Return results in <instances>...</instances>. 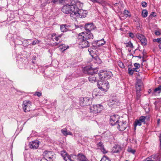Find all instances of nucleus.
I'll use <instances>...</instances> for the list:
<instances>
[{"mask_svg":"<svg viewBox=\"0 0 161 161\" xmlns=\"http://www.w3.org/2000/svg\"><path fill=\"white\" fill-rule=\"evenodd\" d=\"M142 84H136V86H137L138 87H141L142 86Z\"/></svg>","mask_w":161,"mask_h":161,"instance_id":"obj_63","label":"nucleus"},{"mask_svg":"<svg viewBox=\"0 0 161 161\" xmlns=\"http://www.w3.org/2000/svg\"><path fill=\"white\" fill-rule=\"evenodd\" d=\"M83 34H82V36L85 37V39H86L88 40L90 39H93V36L91 31H86Z\"/></svg>","mask_w":161,"mask_h":161,"instance_id":"obj_13","label":"nucleus"},{"mask_svg":"<svg viewBox=\"0 0 161 161\" xmlns=\"http://www.w3.org/2000/svg\"><path fill=\"white\" fill-rule=\"evenodd\" d=\"M104 71L103 70H101V71L100 72V73L101 74H96V76L97 77V76H98L99 79V80H105V79H104Z\"/></svg>","mask_w":161,"mask_h":161,"instance_id":"obj_22","label":"nucleus"},{"mask_svg":"<svg viewBox=\"0 0 161 161\" xmlns=\"http://www.w3.org/2000/svg\"><path fill=\"white\" fill-rule=\"evenodd\" d=\"M136 92H140L141 90V88L136 86Z\"/></svg>","mask_w":161,"mask_h":161,"instance_id":"obj_52","label":"nucleus"},{"mask_svg":"<svg viewBox=\"0 0 161 161\" xmlns=\"http://www.w3.org/2000/svg\"><path fill=\"white\" fill-rule=\"evenodd\" d=\"M97 146L100 149H101L102 148H103L104 147V145H103V143L101 142H100L98 143L97 144Z\"/></svg>","mask_w":161,"mask_h":161,"instance_id":"obj_39","label":"nucleus"},{"mask_svg":"<svg viewBox=\"0 0 161 161\" xmlns=\"http://www.w3.org/2000/svg\"><path fill=\"white\" fill-rule=\"evenodd\" d=\"M136 36L137 37L139 40L140 41L144 37V36L142 34H140L137 33L136 34Z\"/></svg>","mask_w":161,"mask_h":161,"instance_id":"obj_40","label":"nucleus"},{"mask_svg":"<svg viewBox=\"0 0 161 161\" xmlns=\"http://www.w3.org/2000/svg\"><path fill=\"white\" fill-rule=\"evenodd\" d=\"M85 98L81 97L80 99V105L82 106H84Z\"/></svg>","mask_w":161,"mask_h":161,"instance_id":"obj_35","label":"nucleus"},{"mask_svg":"<svg viewBox=\"0 0 161 161\" xmlns=\"http://www.w3.org/2000/svg\"><path fill=\"white\" fill-rule=\"evenodd\" d=\"M83 6L80 8V5L76 6L74 12V16L81 18H84L88 14V12L86 10L81 9Z\"/></svg>","mask_w":161,"mask_h":161,"instance_id":"obj_2","label":"nucleus"},{"mask_svg":"<svg viewBox=\"0 0 161 161\" xmlns=\"http://www.w3.org/2000/svg\"><path fill=\"white\" fill-rule=\"evenodd\" d=\"M136 93L137 98H139L141 96L140 93V92H136Z\"/></svg>","mask_w":161,"mask_h":161,"instance_id":"obj_60","label":"nucleus"},{"mask_svg":"<svg viewBox=\"0 0 161 161\" xmlns=\"http://www.w3.org/2000/svg\"><path fill=\"white\" fill-rule=\"evenodd\" d=\"M83 71L84 74L90 76L97 74L98 71V69L97 67L93 68L92 66H88L84 67Z\"/></svg>","mask_w":161,"mask_h":161,"instance_id":"obj_4","label":"nucleus"},{"mask_svg":"<svg viewBox=\"0 0 161 161\" xmlns=\"http://www.w3.org/2000/svg\"><path fill=\"white\" fill-rule=\"evenodd\" d=\"M96 77L95 75L90 76L88 77L89 81L92 83L95 82L96 80Z\"/></svg>","mask_w":161,"mask_h":161,"instance_id":"obj_24","label":"nucleus"},{"mask_svg":"<svg viewBox=\"0 0 161 161\" xmlns=\"http://www.w3.org/2000/svg\"><path fill=\"white\" fill-rule=\"evenodd\" d=\"M97 87L101 91L106 92L109 88V84L108 81H106L105 80H98Z\"/></svg>","mask_w":161,"mask_h":161,"instance_id":"obj_7","label":"nucleus"},{"mask_svg":"<svg viewBox=\"0 0 161 161\" xmlns=\"http://www.w3.org/2000/svg\"><path fill=\"white\" fill-rule=\"evenodd\" d=\"M65 26L66 27V31H68L69 29V28L70 27V26L67 25V24H64Z\"/></svg>","mask_w":161,"mask_h":161,"instance_id":"obj_58","label":"nucleus"},{"mask_svg":"<svg viewBox=\"0 0 161 161\" xmlns=\"http://www.w3.org/2000/svg\"><path fill=\"white\" fill-rule=\"evenodd\" d=\"M155 34L157 36H160L161 35V33L160 32L157 31H155Z\"/></svg>","mask_w":161,"mask_h":161,"instance_id":"obj_54","label":"nucleus"},{"mask_svg":"<svg viewBox=\"0 0 161 161\" xmlns=\"http://www.w3.org/2000/svg\"><path fill=\"white\" fill-rule=\"evenodd\" d=\"M152 16H153L154 17H155L156 16V15L155 12H152L149 16V18H152L151 17Z\"/></svg>","mask_w":161,"mask_h":161,"instance_id":"obj_46","label":"nucleus"},{"mask_svg":"<svg viewBox=\"0 0 161 161\" xmlns=\"http://www.w3.org/2000/svg\"><path fill=\"white\" fill-rule=\"evenodd\" d=\"M146 161H152V160H151L150 158H147Z\"/></svg>","mask_w":161,"mask_h":161,"instance_id":"obj_64","label":"nucleus"},{"mask_svg":"<svg viewBox=\"0 0 161 161\" xmlns=\"http://www.w3.org/2000/svg\"><path fill=\"white\" fill-rule=\"evenodd\" d=\"M129 12L127 10H125L124 11V13L125 15H127L126 16H129L128 14L129 13Z\"/></svg>","mask_w":161,"mask_h":161,"instance_id":"obj_53","label":"nucleus"},{"mask_svg":"<svg viewBox=\"0 0 161 161\" xmlns=\"http://www.w3.org/2000/svg\"><path fill=\"white\" fill-rule=\"evenodd\" d=\"M90 111L91 112L94 114L97 113V105H93L92 106L90 107Z\"/></svg>","mask_w":161,"mask_h":161,"instance_id":"obj_19","label":"nucleus"},{"mask_svg":"<svg viewBox=\"0 0 161 161\" xmlns=\"http://www.w3.org/2000/svg\"><path fill=\"white\" fill-rule=\"evenodd\" d=\"M90 0L93 3H100V2L98 1L97 0Z\"/></svg>","mask_w":161,"mask_h":161,"instance_id":"obj_61","label":"nucleus"},{"mask_svg":"<svg viewBox=\"0 0 161 161\" xmlns=\"http://www.w3.org/2000/svg\"><path fill=\"white\" fill-rule=\"evenodd\" d=\"M84 28L86 31H91V30L95 29L96 27L95 26L92 22H91L85 24Z\"/></svg>","mask_w":161,"mask_h":161,"instance_id":"obj_11","label":"nucleus"},{"mask_svg":"<svg viewBox=\"0 0 161 161\" xmlns=\"http://www.w3.org/2000/svg\"><path fill=\"white\" fill-rule=\"evenodd\" d=\"M118 129L121 131H123L127 127V124L126 121L120 120L117 124Z\"/></svg>","mask_w":161,"mask_h":161,"instance_id":"obj_10","label":"nucleus"},{"mask_svg":"<svg viewBox=\"0 0 161 161\" xmlns=\"http://www.w3.org/2000/svg\"><path fill=\"white\" fill-rule=\"evenodd\" d=\"M60 30L62 32H64L66 31V29L64 25H62L60 26Z\"/></svg>","mask_w":161,"mask_h":161,"instance_id":"obj_36","label":"nucleus"},{"mask_svg":"<svg viewBox=\"0 0 161 161\" xmlns=\"http://www.w3.org/2000/svg\"><path fill=\"white\" fill-rule=\"evenodd\" d=\"M100 161H111L109 158L107 156H104Z\"/></svg>","mask_w":161,"mask_h":161,"instance_id":"obj_37","label":"nucleus"},{"mask_svg":"<svg viewBox=\"0 0 161 161\" xmlns=\"http://www.w3.org/2000/svg\"><path fill=\"white\" fill-rule=\"evenodd\" d=\"M104 79H105V80L109 79L113 76L112 73L110 71H106L104 72Z\"/></svg>","mask_w":161,"mask_h":161,"instance_id":"obj_16","label":"nucleus"},{"mask_svg":"<svg viewBox=\"0 0 161 161\" xmlns=\"http://www.w3.org/2000/svg\"><path fill=\"white\" fill-rule=\"evenodd\" d=\"M154 92H157L159 93L161 92V85H159L158 86L155 88L154 90Z\"/></svg>","mask_w":161,"mask_h":161,"instance_id":"obj_32","label":"nucleus"},{"mask_svg":"<svg viewBox=\"0 0 161 161\" xmlns=\"http://www.w3.org/2000/svg\"><path fill=\"white\" fill-rule=\"evenodd\" d=\"M31 102L28 100L24 101L22 104L23 109L25 112H29L31 110Z\"/></svg>","mask_w":161,"mask_h":161,"instance_id":"obj_9","label":"nucleus"},{"mask_svg":"<svg viewBox=\"0 0 161 161\" xmlns=\"http://www.w3.org/2000/svg\"><path fill=\"white\" fill-rule=\"evenodd\" d=\"M101 150L103 153H107V152L106 150L104 147L103 148H101Z\"/></svg>","mask_w":161,"mask_h":161,"instance_id":"obj_55","label":"nucleus"},{"mask_svg":"<svg viewBox=\"0 0 161 161\" xmlns=\"http://www.w3.org/2000/svg\"><path fill=\"white\" fill-rule=\"evenodd\" d=\"M59 47H60V49L61 51L63 52L69 48L68 46H66L65 45H62L61 46H59Z\"/></svg>","mask_w":161,"mask_h":161,"instance_id":"obj_33","label":"nucleus"},{"mask_svg":"<svg viewBox=\"0 0 161 161\" xmlns=\"http://www.w3.org/2000/svg\"><path fill=\"white\" fill-rule=\"evenodd\" d=\"M83 32H82L79 34L78 39L79 45L82 48L88 47L90 46L89 42L82 36V34H83Z\"/></svg>","mask_w":161,"mask_h":161,"instance_id":"obj_3","label":"nucleus"},{"mask_svg":"<svg viewBox=\"0 0 161 161\" xmlns=\"http://www.w3.org/2000/svg\"><path fill=\"white\" fill-rule=\"evenodd\" d=\"M132 56L133 57H137L140 59H141L142 58V56H140V55L139 56H134L132 55Z\"/></svg>","mask_w":161,"mask_h":161,"instance_id":"obj_62","label":"nucleus"},{"mask_svg":"<svg viewBox=\"0 0 161 161\" xmlns=\"http://www.w3.org/2000/svg\"><path fill=\"white\" fill-rule=\"evenodd\" d=\"M133 72L136 71V72H139V70L136 69V68H133L132 69Z\"/></svg>","mask_w":161,"mask_h":161,"instance_id":"obj_59","label":"nucleus"},{"mask_svg":"<svg viewBox=\"0 0 161 161\" xmlns=\"http://www.w3.org/2000/svg\"><path fill=\"white\" fill-rule=\"evenodd\" d=\"M78 161H87L88 159L86 157V156L84 155L81 153H79L78 154Z\"/></svg>","mask_w":161,"mask_h":161,"instance_id":"obj_17","label":"nucleus"},{"mask_svg":"<svg viewBox=\"0 0 161 161\" xmlns=\"http://www.w3.org/2000/svg\"><path fill=\"white\" fill-rule=\"evenodd\" d=\"M129 35L130 37H131V38H133L134 36V34L132 32L129 33Z\"/></svg>","mask_w":161,"mask_h":161,"instance_id":"obj_57","label":"nucleus"},{"mask_svg":"<svg viewBox=\"0 0 161 161\" xmlns=\"http://www.w3.org/2000/svg\"><path fill=\"white\" fill-rule=\"evenodd\" d=\"M39 42V41L38 40H36L33 41L31 43L33 45H35L36 44H38Z\"/></svg>","mask_w":161,"mask_h":161,"instance_id":"obj_50","label":"nucleus"},{"mask_svg":"<svg viewBox=\"0 0 161 161\" xmlns=\"http://www.w3.org/2000/svg\"><path fill=\"white\" fill-rule=\"evenodd\" d=\"M42 156L47 161H54L56 158L55 154L53 151L45 150L43 152Z\"/></svg>","mask_w":161,"mask_h":161,"instance_id":"obj_5","label":"nucleus"},{"mask_svg":"<svg viewBox=\"0 0 161 161\" xmlns=\"http://www.w3.org/2000/svg\"><path fill=\"white\" fill-rule=\"evenodd\" d=\"M118 64L119 66L121 68L124 69L125 68L124 64L121 61H118Z\"/></svg>","mask_w":161,"mask_h":161,"instance_id":"obj_38","label":"nucleus"},{"mask_svg":"<svg viewBox=\"0 0 161 161\" xmlns=\"http://www.w3.org/2000/svg\"><path fill=\"white\" fill-rule=\"evenodd\" d=\"M97 113H100L103 110L104 107L102 103L97 104Z\"/></svg>","mask_w":161,"mask_h":161,"instance_id":"obj_26","label":"nucleus"},{"mask_svg":"<svg viewBox=\"0 0 161 161\" xmlns=\"http://www.w3.org/2000/svg\"><path fill=\"white\" fill-rule=\"evenodd\" d=\"M61 155L63 157V159L66 161H78L79 158L78 155L77 156L72 154L69 156L66 153L61 152Z\"/></svg>","mask_w":161,"mask_h":161,"instance_id":"obj_6","label":"nucleus"},{"mask_svg":"<svg viewBox=\"0 0 161 161\" xmlns=\"http://www.w3.org/2000/svg\"><path fill=\"white\" fill-rule=\"evenodd\" d=\"M152 161H161V158L157 154H153L148 157Z\"/></svg>","mask_w":161,"mask_h":161,"instance_id":"obj_15","label":"nucleus"},{"mask_svg":"<svg viewBox=\"0 0 161 161\" xmlns=\"http://www.w3.org/2000/svg\"><path fill=\"white\" fill-rule=\"evenodd\" d=\"M136 84H142V81L141 79H138L137 80Z\"/></svg>","mask_w":161,"mask_h":161,"instance_id":"obj_56","label":"nucleus"},{"mask_svg":"<svg viewBox=\"0 0 161 161\" xmlns=\"http://www.w3.org/2000/svg\"><path fill=\"white\" fill-rule=\"evenodd\" d=\"M35 95L39 97L42 95V93L39 92H36L35 93Z\"/></svg>","mask_w":161,"mask_h":161,"instance_id":"obj_51","label":"nucleus"},{"mask_svg":"<svg viewBox=\"0 0 161 161\" xmlns=\"http://www.w3.org/2000/svg\"><path fill=\"white\" fill-rule=\"evenodd\" d=\"M126 44H127V45H126V47H129L132 48H134L133 45L130 41H129V42L126 43Z\"/></svg>","mask_w":161,"mask_h":161,"instance_id":"obj_41","label":"nucleus"},{"mask_svg":"<svg viewBox=\"0 0 161 161\" xmlns=\"http://www.w3.org/2000/svg\"><path fill=\"white\" fill-rule=\"evenodd\" d=\"M134 65L136 69L139 70V68H140L141 66L139 64L137 63H135L134 64Z\"/></svg>","mask_w":161,"mask_h":161,"instance_id":"obj_45","label":"nucleus"},{"mask_svg":"<svg viewBox=\"0 0 161 161\" xmlns=\"http://www.w3.org/2000/svg\"><path fill=\"white\" fill-rule=\"evenodd\" d=\"M95 48H92V47H90L88 49V51L92 57L93 55L94 56L95 55L98 54V51Z\"/></svg>","mask_w":161,"mask_h":161,"instance_id":"obj_14","label":"nucleus"},{"mask_svg":"<svg viewBox=\"0 0 161 161\" xmlns=\"http://www.w3.org/2000/svg\"><path fill=\"white\" fill-rule=\"evenodd\" d=\"M146 119V117L144 116H141L139 119V121L141 122V123H143L144 124H146V123L145 121Z\"/></svg>","mask_w":161,"mask_h":161,"instance_id":"obj_28","label":"nucleus"},{"mask_svg":"<svg viewBox=\"0 0 161 161\" xmlns=\"http://www.w3.org/2000/svg\"><path fill=\"white\" fill-rule=\"evenodd\" d=\"M52 2L54 3H56L58 2L60 3H63L62 2H61L60 0H53Z\"/></svg>","mask_w":161,"mask_h":161,"instance_id":"obj_48","label":"nucleus"},{"mask_svg":"<svg viewBox=\"0 0 161 161\" xmlns=\"http://www.w3.org/2000/svg\"><path fill=\"white\" fill-rule=\"evenodd\" d=\"M71 1V3H68L69 4L64 5L62 8L61 10L64 13L66 14H70L73 17L76 6L80 5V7L81 8L83 6V3H80L79 0Z\"/></svg>","mask_w":161,"mask_h":161,"instance_id":"obj_1","label":"nucleus"},{"mask_svg":"<svg viewBox=\"0 0 161 161\" xmlns=\"http://www.w3.org/2000/svg\"><path fill=\"white\" fill-rule=\"evenodd\" d=\"M61 132L63 135L65 136H67L68 135H72V133L69 131H67V129L66 128L63 129L61 130Z\"/></svg>","mask_w":161,"mask_h":161,"instance_id":"obj_21","label":"nucleus"},{"mask_svg":"<svg viewBox=\"0 0 161 161\" xmlns=\"http://www.w3.org/2000/svg\"><path fill=\"white\" fill-rule=\"evenodd\" d=\"M141 5L143 7L145 8L147 6V3L145 2H142L141 3Z\"/></svg>","mask_w":161,"mask_h":161,"instance_id":"obj_47","label":"nucleus"},{"mask_svg":"<svg viewBox=\"0 0 161 161\" xmlns=\"http://www.w3.org/2000/svg\"><path fill=\"white\" fill-rule=\"evenodd\" d=\"M127 151L128 152L131 153L133 154H134L136 152L135 150L132 149L130 147H128L127 149Z\"/></svg>","mask_w":161,"mask_h":161,"instance_id":"obj_43","label":"nucleus"},{"mask_svg":"<svg viewBox=\"0 0 161 161\" xmlns=\"http://www.w3.org/2000/svg\"><path fill=\"white\" fill-rule=\"evenodd\" d=\"M154 42H157L161 43V38H158L156 39H154L153 40Z\"/></svg>","mask_w":161,"mask_h":161,"instance_id":"obj_44","label":"nucleus"},{"mask_svg":"<svg viewBox=\"0 0 161 161\" xmlns=\"http://www.w3.org/2000/svg\"><path fill=\"white\" fill-rule=\"evenodd\" d=\"M40 142L38 140H35L32 141L29 144V146L31 148L36 149L39 147Z\"/></svg>","mask_w":161,"mask_h":161,"instance_id":"obj_12","label":"nucleus"},{"mask_svg":"<svg viewBox=\"0 0 161 161\" xmlns=\"http://www.w3.org/2000/svg\"><path fill=\"white\" fill-rule=\"evenodd\" d=\"M143 46H146L147 44V39L145 36L142 39L140 40Z\"/></svg>","mask_w":161,"mask_h":161,"instance_id":"obj_29","label":"nucleus"},{"mask_svg":"<svg viewBox=\"0 0 161 161\" xmlns=\"http://www.w3.org/2000/svg\"><path fill=\"white\" fill-rule=\"evenodd\" d=\"M148 11L146 9H143L142 12V15L145 18L147 16Z\"/></svg>","mask_w":161,"mask_h":161,"instance_id":"obj_30","label":"nucleus"},{"mask_svg":"<svg viewBox=\"0 0 161 161\" xmlns=\"http://www.w3.org/2000/svg\"><path fill=\"white\" fill-rule=\"evenodd\" d=\"M120 120V117L118 115L114 114L110 116V124L113 126L117 125Z\"/></svg>","mask_w":161,"mask_h":161,"instance_id":"obj_8","label":"nucleus"},{"mask_svg":"<svg viewBox=\"0 0 161 161\" xmlns=\"http://www.w3.org/2000/svg\"><path fill=\"white\" fill-rule=\"evenodd\" d=\"M132 66V65L131 64L130 65H129L128 67V73L130 75H132L134 73V72L131 69Z\"/></svg>","mask_w":161,"mask_h":161,"instance_id":"obj_31","label":"nucleus"},{"mask_svg":"<svg viewBox=\"0 0 161 161\" xmlns=\"http://www.w3.org/2000/svg\"><path fill=\"white\" fill-rule=\"evenodd\" d=\"M97 45L98 47L101 46L105 43V41H104L103 39H102L100 40H97Z\"/></svg>","mask_w":161,"mask_h":161,"instance_id":"obj_23","label":"nucleus"},{"mask_svg":"<svg viewBox=\"0 0 161 161\" xmlns=\"http://www.w3.org/2000/svg\"><path fill=\"white\" fill-rule=\"evenodd\" d=\"M92 58L93 59V61L95 62V63H97L98 64H100L101 62V59L99 58L98 56V54L93 56Z\"/></svg>","mask_w":161,"mask_h":161,"instance_id":"obj_18","label":"nucleus"},{"mask_svg":"<svg viewBox=\"0 0 161 161\" xmlns=\"http://www.w3.org/2000/svg\"><path fill=\"white\" fill-rule=\"evenodd\" d=\"M84 106L90 105L92 103V99L89 97H85Z\"/></svg>","mask_w":161,"mask_h":161,"instance_id":"obj_20","label":"nucleus"},{"mask_svg":"<svg viewBox=\"0 0 161 161\" xmlns=\"http://www.w3.org/2000/svg\"><path fill=\"white\" fill-rule=\"evenodd\" d=\"M116 102V99L115 98L111 99L109 101V103H111L110 105H113L115 104Z\"/></svg>","mask_w":161,"mask_h":161,"instance_id":"obj_42","label":"nucleus"},{"mask_svg":"<svg viewBox=\"0 0 161 161\" xmlns=\"http://www.w3.org/2000/svg\"><path fill=\"white\" fill-rule=\"evenodd\" d=\"M61 2H62L63 3H66L67 2L71 3V0H60Z\"/></svg>","mask_w":161,"mask_h":161,"instance_id":"obj_49","label":"nucleus"},{"mask_svg":"<svg viewBox=\"0 0 161 161\" xmlns=\"http://www.w3.org/2000/svg\"><path fill=\"white\" fill-rule=\"evenodd\" d=\"M16 39L17 40H19L21 42H19L18 44V45H21L23 44H24L25 42L26 41H27V40H25L24 39L22 38L21 37H20L19 36H17Z\"/></svg>","mask_w":161,"mask_h":161,"instance_id":"obj_25","label":"nucleus"},{"mask_svg":"<svg viewBox=\"0 0 161 161\" xmlns=\"http://www.w3.org/2000/svg\"><path fill=\"white\" fill-rule=\"evenodd\" d=\"M134 129L136 130V127L137 125L141 126L142 123L140 122L138 119H136L134 122Z\"/></svg>","mask_w":161,"mask_h":161,"instance_id":"obj_27","label":"nucleus"},{"mask_svg":"<svg viewBox=\"0 0 161 161\" xmlns=\"http://www.w3.org/2000/svg\"><path fill=\"white\" fill-rule=\"evenodd\" d=\"M91 45H92V47L95 48H97V47H98L97 45V41H94L92 42Z\"/></svg>","mask_w":161,"mask_h":161,"instance_id":"obj_34","label":"nucleus"}]
</instances>
